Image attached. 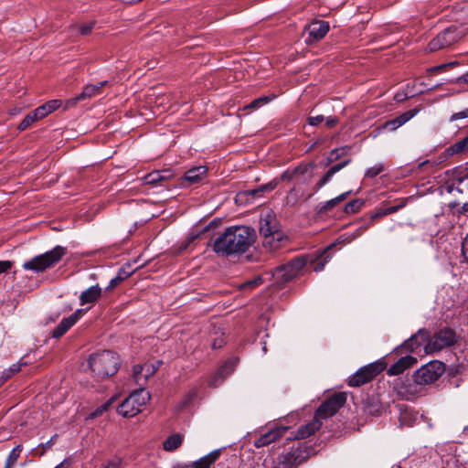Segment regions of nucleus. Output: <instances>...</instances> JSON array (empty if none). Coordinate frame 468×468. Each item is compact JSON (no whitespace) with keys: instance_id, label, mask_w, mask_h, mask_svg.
Here are the masks:
<instances>
[{"instance_id":"f257e3e1","label":"nucleus","mask_w":468,"mask_h":468,"mask_svg":"<svg viewBox=\"0 0 468 468\" xmlns=\"http://www.w3.org/2000/svg\"><path fill=\"white\" fill-rule=\"evenodd\" d=\"M255 232L245 226L228 228L214 241V251L221 256L244 253L254 242Z\"/></svg>"},{"instance_id":"f03ea898","label":"nucleus","mask_w":468,"mask_h":468,"mask_svg":"<svg viewBox=\"0 0 468 468\" xmlns=\"http://www.w3.org/2000/svg\"><path fill=\"white\" fill-rule=\"evenodd\" d=\"M260 234L263 246L270 250L279 249L287 240L276 216L271 211L261 217Z\"/></svg>"},{"instance_id":"7ed1b4c3","label":"nucleus","mask_w":468,"mask_h":468,"mask_svg":"<svg viewBox=\"0 0 468 468\" xmlns=\"http://www.w3.org/2000/svg\"><path fill=\"white\" fill-rule=\"evenodd\" d=\"M88 365L95 377L105 378L113 376L119 368V356L109 350L91 354L88 359Z\"/></svg>"},{"instance_id":"20e7f679","label":"nucleus","mask_w":468,"mask_h":468,"mask_svg":"<svg viewBox=\"0 0 468 468\" xmlns=\"http://www.w3.org/2000/svg\"><path fill=\"white\" fill-rule=\"evenodd\" d=\"M66 252L65 248L61 246H56L53 250L37 255L32 258L30 261L23 263V268L26 271H33L35 272L44 271L48 268L52 267L64 256Z\"/></svg>"},{"instance_id":"39448f33","label":"nucleus","mask_w":468,"mask_h":468,"mask_svg":"<svg viewBox=\"0 0 468 468\" xmlns=\"http://www.w3.org/2000/svg\"><path fill=\"white\" fill-rule=\"evenodd\" d=\"M150 399V393L144 388H139L118 407V413L123 417H133L138 414Z\"/></svg>"},{"instance_id":"423d86ee","label":"nucleus","mask_w":468,"mask_h":468,"mask_svg":"<svg viewBox=\"0 0 468 468\" xmlns=\"http://www.w3.org/2000/svg\"><path fill=\"white\" fill-rule=\"evenodd\" d=\"M465 30L464 27L450 26L431 40L428 45L429 51L434 52L454 44L464 36Z\"/></svg>"},{"instance_id":"0eeeda50","label":"nucleus","mask_w":468,"mask_h":468,"mask_svg":"<svg viewBox=\"0 0 468 468\" xmlns=\"http://www.w3.org/2000/svg\"><path fill=\"white\" fill-rule=\"evenodd\" d=\"M444 364L432 361L418 369L414 373V381L419 385H427L436 381L444 372Z\"/></svg>"},{"instance_id":"6e6552de","label":"nucleus","mask_w":468,"mask_h":468,"mask_svg":"<svg viewBox=\"0 0 468 468\" xmlns=\"http://www.w3.org/2000/svg\"><path fill=\"white\" fill-rule=\"evenodd\" d=\"M385 369V364L382 362L371 363L358 369L348 379V385L351 387H359L370 381Z\"/></svg>"},{"instance_id":"1a4fd4ad","label":"nucleus","mask_w":468,"mask_h":468,"mask_svg":"<svg viewBox=\"0 0 468 468\" xmlns=\"http://www.w3.org/2000/svg\"><path fill=\"white\" fill-rule=\"evenodd\" d=\"M455 333L452 329H442L435 333L434 335L428 340L425 346V354H431L448 347L455 343Z\"/></svg>"},{"instance_id":"9d476101","label":"nucleus","mask_w":468,"mask_h":468,"mask_svg":"<svg viewBox=\"0 0 468 468\" xmlns=\"http://www.w3.org/2000/svg\"><path fill=\"white\" fill-rule=\"evenodd\" d=\"M346 393H336L323 402V404L317 409L314 415L316 418L323 421V420H326L329 417L335 415L336 411L346 403Z\"/></svg>"},{"instance_id":"9b49d317","label":"nucleus","mask_w":468,"mask_h":468,"mask_svg":"<svg viewBox=\"0 0 468 468\" xmlns=\"http://www.w3.org/2000/svg\"><path fill=\"white\" fill-rule=\"evenodd\" d=\"M306 264L304 258H295L287 264L275 269L273 276L282 282H288L296 277Z\"/></svg>"},{"instance_id":"f8f14e48","label":"nucleus","mask_w":468,"mask_h":468,"mask_svg":"<svg viewBox=\"0 0 468 468\" xmlns=\"http://www.w3.org/2000/svg\"><path fill=\"white\" fill-rule=\"evenodd\" d=\"M428 332L424 329H420L415 335L410 336L399 347H398L397 350L399 353H402L405 350L420 356L422 350L425 352V346L428 343Z\"/></svg>"},{"instance_id":"ddd939ff","label":"nucleus","mask_w":468,"mask_h":468,"mask_svg":"<svg viewBox=\"0 0 468 468\" xmlns=\"http://www.w3.org/2000/svg\"><path fill=\"white\" fill-rule=\"evenodd\" d=\"M314 165L313 163L300 165L294 168H289L282 174V180L292 181L296 180L298 183L308 182L313 176V170Z\"/></svg>"},{"instance_id":"4468645a","label":"nucleus","mask_w":468,"mask_h":468,"mask_svg":"<svg viewBox=\"0 0 468 468\" xmlns=\"http://www.w3.org/2000/svg\"><path fill=\"white\" fill-rule=\"evenodd\" d=\"M450 193H457L460 195L458 205H462L463 211L468 212V174L458 177L447 186Z\"/></svg>"},{"instance_id":"2eb2a0df","label":"nucleus","mask_w":468,"mask_h":468,"mask_svg":"<svg viewBox=\"0 0 468 468\" xmlns=\"http://www.w3.org/2000/svg\"><path fill=\"white\" fill-rule=\"evenodd\" d=\"M238 364V358H230L226 361L219 369L211 377L209 386L212 388L218 387L223 380L230 375Z\"/></svg>"},{"instance_id":"dca6fc26","label":"nucleus","mask_w":468,"mask_h":468,"mask_svg":"<svg viewBox=\"0 0 468 468\" xmlns=\"http://www.w3.org/2000/svg\"><path fill=\"white\" fill-rule=\"evenodd\" d=\"M287 430L288 427L285 426L274 427L255 440L254 446L256 448L266 446L282 436Z\"/></svg>"},{"instance_id":"f3484780","label":"nucleus","mask_w":468,"mask_h":468,"mask_svg":"<svg viewBox=\"0 0 468 468\" xmlns=\"http://www.w3.org/2000/svg\"><path fill=\"white\" fill-rule=\"evenodd\" d=\"M308 32L307 41H317L322 39L329 30V24L325 21H314L306 27Z\"/></svg>"},{"instance_id":"a211bd4d","label":"nucleus","mask_w":468,"mask_h":468,"mask_svg":"<svg viewBox=\"0 0 468 468\" xmlns=\"http://www.w3.org/2000/svg\"><path fill=\"white\" fill-rule=\"evenodd\" d=\"M207 169L206 166H197L187 170L184 178L181 181V186L184 187L190 186L191 185L197 184L203 180L207 175Z\"/></svg>"},{"instance_id":"6ab92c4d","label":"nucleus","mask_w":468,"mask_h":468,"mask_svg":"<svg viewBox=\"0 0 468 468\" xmlns=\"http://www.w3.org/2000/svg\"><path fill=\"white\" fill-rule=\"evenodd\" d=\"M157 367L153 364L135 365L133 367V378L135 382L142 386L157 370Z\"/></svg>"},{"instance_id":"aec40b11","label":"nucleus","mask_w":468,"mask_h":468,"mask_svg":"<svg viewBox=\"0 0 468 468\" xmlns=\"http://www.w3.org/2000/svg\"><path fill=\"white\" fill-rule=\"evenodd\" d=\"M82 313V310L79 309L70 316L62 319L58 325L53 330L52 336L58 338L62 336L71 326H73L79 320Z\"/></svg>"},{"instance_id":"412c9836","label":"nucleus","mask_w":468,"mask_h":468,"mask_svg":"<svg viewBox=\"0 0 468 468\" xmlns=\"http://www.w3.org/2000/svg\"><path fill=\"white\" fill-rule=\"evenodd\" d=\"M418 112H419L418 109H413V110L405 112L402 114H400L399 116L386 122L384 123L383 127L385 129H388V131H395L398 128H399L400 126H402L403 124H405L407 122H409L410 119H412L418 113Z\"/></svg>"},{"instance_id":"4be33fe9","label":"nucleus","mask_w":468,"mask_h":468,"mask_svg":"<svg viewBox=\"0 0 468 468\" xmlns=\"http://www.w3.org/2000/svg\"><path fill=\"white\" fill-rule=\"evenodd\" d=\"M417 362V358L412 356H405L399 358L395 364L388 369V374L396 376L401 374L404 370L410 367Z\"/></svg>"},{"instance_id":"5701e85b","label":"nucleus","mask_w":468,"mask_h":468,"mask_svg":"<svg viewBox=\"0 0 468 468\" xmlns=\"http://www.w3.org/2000/svg\"><path fill=\"white\" fill-rule=\"evenodd\" d=\"M321 426H322V420H320L314 415V418L312 421H310L309 423H307L305 425L301 426L297 430L293 439H295V440L305 439V438L311 436L312 434H314L316 431H318Z\"/></svg>"},{"instance_id":"b1692460","label":"nucleus","mask_w":468,"mask_h":468,"mask_svg":"<svg viewBox=\"0 0 468 468\" xmlns=\"http://www.w3.org/2000/svg\"><path fill=\"white\" fill-rule=\"evenodd\" d=\"M171 177H173V173L171 170L167 169L149 173L144 177V181L147 185L157 186L161 184L163 181H166Z\"/></svg>"},{"instance_id":"393cba45","label":"nucleus","mask_w":468,"mask_h":468,"mask_svg":"<svg viewBox=\"0 0 468 468\" xmlns=\"http://www.w3.org/2000/svg\"><path fill=\"white\" fill-rule=\"evenodd\" d=\"M351 162L350 159L345 160L341 163H338L335 165H333L322 177L321 179L316 183L315 185V190H319L324 186H325L328 182L331 181L333 176L342 170L344 167H346L349 163Z\"/></svg>"},{"instance_id":"a878e982","label":"nucleus","mask_w":468,"mask_h":468,"mask_svg":"<svg viewBox=\"0 0 468 468\" xmlns=\"http://www.w3.org/2000/svg\"><path fill=\"white\" fill-rule=\"evenodd\" d=\"M108 81L103 80L99 82L98 84L92 85H86L82 90V92L77 96L74 100L75 101H79L87 98H91L96 95L101 94V89L107 85Z\"/></svg>"},{"instance_id":"bb28decb","label":"nucleus","mask_w":468,"mask_h":468,"mask_svg":"<svg viewBox=\"0 0 468 468\" xmlns=\"http://www.w3.org/2000/svg\"><path fill=\"white\" fill-rule=\"evenodd\" d=\"M466 150H468V134L463 139L446 148L441 154L444 159H447Z\"/></svg>"},{"instance_id":"cd10ccee","label":"nucleus","mask_w":468,"mask_h":468,"mask_svg":"<svg viewBox=\"0 0 468 468\" xmlns=\"http://www.w3.org/2000/svg\"><path fill=\"white\" fill-rule=\"evenodd\" d=\"M101 289L99 287V285L90 286V288H88L87 290L82 292V293L80 294V303L81 304L91 303L95 302L101 296Z\"/></svg>"},{"instance_id":"c85d7f7f","label":"nucleus","mask_w":468,"mask_h":468,"mask_svg":"<svg viewBox=\"0 0 468 468\" xmlns=\"http://www.w3.org/2000/svg\"><path fill=\"white\" fill-rule=\"evenodd\" d=\"M218 452H213L207 456L202 457L194 463V468H209V466L218 457Z\"/></svg>"},{"instance_id":"c756f323","label":"nucleus","mask_w":468,"mask_h":468,"mask_svg":"<svg viewBox=\"0 0 468 468\" xmlns=\"http://www.w3.org/2000/svg\"><path fill=\"white\" fill-rule=\"evenodd\" d=\"M182 443V437L181 435L179 434H174V435H171L170 437H168L165 441H164V449L165 451H174L176 449H177Z\"/></svg>"},{"instance_id":"7c9ffc66","label":"nucleus","mask_w":468,"mask_h":468,"mask_svg":"<svg viewBox=\"0 0 468 468\" xmlns=\"http://www.w3.org/2000/svg\"><path fill=\"white\" fill-rule=\"evenodd\" d=\"M27 364V362H23L22 360H20L19 362L15 363V364L11 365L8 368L5 369L2 372V377H1L3 381L7 380L13 375L19 372L21 370L22 366H26Z\"/></svg>"},{"instance_id":"2f4dec72","label":"nucleus","mask_w":468,"mask_h":468,"mask_svg":"<svg viewBox=\"0 0 468 468\" xmlns=\"http://www.w3.org/2000/svg\"><path fill=\"white\" fill-rule=\"evenodd\" d=\"M21 452H22V446L16 445L9 453V455L5 461V468H13L15 466V464L16 463Z\"/></svg>"},{"instance_id":"473e14b6","label":"nucleus","mask_w":468,"mask_h":468,"mask_svg":"<svg viewBox=\"0 0 468 468\" xmlns=\"http://www.w3.org/2000/svg\"><path fill=\"white\" fill-rule=\"evenodd\" d=\"M350 193H351L350 191L342 193L341 195L337 196L336 197L332 198V199L326 201L322 206V209L324 210V211H327V210L333 208L335 206H336L340 202L344 201L350 195Z\"/></svg>"},{"instance_id":"72a5a7b5","label":"nucleus","mask_w":468,"mask_h":468,"mask_svg":"<svg viewBox=\"0 0 468 468\" xmlns=\"http://www.w3.org/2000/svg\"><path fill=\"white\" fill-rule=\"evenodd\" d=\"M130 275L129 272H125L123 270H121L118 274L112 278L108 286H107V289L108 290H112L113 289L114 287H116L117 285H119L125 278H127L128 276Z\"/></svg>"},{"instance_id":"f704fd0d","label":"nucleus","mask_w":468,"mask_h":468,"mask_svg":"<svg viewBox=\"0 0 468 468\" xmlns=\"http://www.w3.org/2000/svg\"><path fill=\"white\" fill-rule=\"evenodd\" d=\"M273 97L262 96L253 100L246 108L248 109H258L264 104H267L272 100Z\"/></svg>"},{"instance_id":"c9c22d12","label":"nucleus","mask_w":468,"mask_h":468,"mask_svg":"<svg viewBox=\"0 0 468 468\" xmlns=\"http://www.w3.org/2000/svg\"><path fill=\"white\" fill-rule=\"evenodd\" d=\"M36 121H37L36 115L33 112H29L19 123L18 129L20 131H24L27 129L32 123H34Z\"/></svg>"},{"instance_id":"e433bc0d","label":"nucleus","mask_w":468,"mask_h":468,"mask_svg":"<svg viewBox=\"0 0 468 468\" xmlns=\"http://www.w3.org/2000/svg\"><path fill=\"white\" fill-rule=\"evenodd\" d=\"M369 226L367 224L361 225L358 227L354 232L347 234L346 237V240L347 242H351L352 240L360 237L365 231L368 229Z\"/></svg>"},{"instance_id":"4c0bfd02","label":"nucleus","mask_w":468,"mask_h":468,"mask_svg":"<svg viewBox=\"0 0 468 468\" xmlns=\"http://www.w3.org/2000/svg\"><path fill=\"white\" fill-rule=\"evenodd\" d=\"M384 170L382 164H377L372 167L367 169L365 173V178H374L378 176Z\"/></svg>"},{"instance_id":"58836bf2","label":"nucleus","mask_w":468,"mask_h":468,"mask_svg":"<svg viewBox=\"0 0 468 468\" xmlns=\"http://www.w3.org/2000/svg\"><path fill=\"white\" fill-rule=\"evenodd\" d=\"M275 184L273 183H270V184H267V185H263L261 186V187L257 188V189H253L251 191H249L250 195H251L252 197H261V193L265 190L267 191H271L275 188Z\"/></svg>"},{"instance_id":"ea45409f","label":"nucleus","mask_w":468,"mask_h":468,"mask_svg":"<svg viewBox=\"0 0 468 468\" xmlns=\"http://www.w3.org/2000/svg\"><path fill=\"white\" fill-rule=\"evenodd\" d=\"M94 25H95V22H89V23L83 24V25H75V26H73V28H79L80 34L82 36H86V35H89L92 31Z\"/></svg>"},{"instance_id":"a19ab883","label":"nucleus","mask_w":468,"mask_h":468,"mask_svg":"<svg viewBox=\"0 0 468 468\" xmlns=\"http://www.w3.org/2000/svg\"><path fill=\"white\" fill-rule=\"evenodd\" d=\"M111 403H112V400H109L106 403H104V404L101 405L100 407H98L94 411H92L88 416V419H94L96 417H99V416L102 415V413L105 412L109 409Z\"/></svg>"},{"instance_id":"79ce46f5","label":"nucleus","mask_w":468,"mask_h":468,"mask_svg":"<svg viewBox=\"0 0 468 468\" xmlns=\"http://www.w3.org/2000/svg\"><path fill=\"white\" fill-rule=\"evenodd\" d=\"M362 203L359 200H352L348 202L345 207L346 213H356L361 207Z\"/></svg>"},{"instance_id":"37998d69","label":"nucleus","mask_w":468,"mask_h":468,"mask_svg":"<svg viewBox=\"0 0 468 468\" xmlns=\"http://www.w3.org/2000/svg\"><path fill=\"white\" fill-rule=\"evenodd\" d=\"M34 114L36 115L37 120L43 119L47 115L50 113L49 110L46 106V104H43L37 109L33 111Z\"/></svg>"},{"instance_id":"c03bdc74","label":"nucleus","mask_w":468,"mask_h":468,"mask_svg":"<svg viewBox=\"0 0 468 468\" xmlns=\"http://www.w3.org/2000/svg\"><path fill=\"white\" fill-rule=\"evenodd\" d=\"M348 150L349 149L347 147L334 149L330 153L329 162H333V161L338 159L341 155L347 154Z\"/></svg>"},{"instance_id":"a18cd8bd","label":"nucleus","mask_w":468,"mask_h":468,"mask_svg":"<svg viewBox=\"0 0 468 468\" xmlns=\"http://www.w3.org/2000/svg\"><path fill=\"white\" fill-rule=\"evenodd\" d=\"M261 283H262V279L261 277H257V278H254L253 280H250V281H248V282H244L241 285V289L242 290L251 289V288H254L256 286H259Z\"/></svg>"},{"instance_id":"49530a36","label":"nucleus","mask_w":468,"mask_h":468,"mask_svg":"<svg viewBox=\"0 0 468 468\" xmlns=\"http://www.w3.org/2000/svg\"><path fill=\"white\" fill-rule=\"evenodd\" d=\"M48 109L49 110L50 113L53 112L55 110L58 109L62 102L60 100H51L45 103Z\"/></svg>"},{"instance_id":"de8ad7c7","label":"nucleus","mask_w":468,"mask_h":468,"mask_svg":"<svg viewBox=\"0 0 468 468\" xmlns=\"http://www.w3.org/2000/svg\"><path fill=\"white\" fill-rule=\"evenodd\" d=\"M464 118H468V108H466L461 112L453 113L451 116L450 120L452 122H453V121H457V120H461V119H464Z\"/></svg>"},{"instance_id":"09e8293b","label":"nucleus","mask_w":468,"mask_h":468,"mask_svg":"<svg viewBox=\"0 0 468 468\" xmlns=\"http://www.w3.org/2000/svg\"><path fill=\"white\" fill-rule=\"evenodd\" d=\"M324 115H316V116H311L308 118V123L312 126H316L320 122H324Z\"/></svg>"},{"instance_id":"8fccbe9b","label":"nucleus","mask_w":468,"mask_h":468,"mask_svg":"<svg viewBox=\"0 0 468 468\" xmlns=\"http://www.w3.org/2000/svg\"><path fill=\"white\" fill-rule=\"evenodd\" d=\"M12 267V262L10 261H0V273L7 271Z\"/></svg>"},{"instance_id":"3c124183","label":"nucleus","mask_w":468,"mask_h":468,"mask_svg":"<svg viewBox=\"0 0 468 468\" xmlns=\"http://www.w3.org/2000/svg\"><path fill=\"white\" fill-rule=\"evenodd\" d=\"M402 207H403V205L388 207L385 208L382 212H380V215L392 214V213L398 211V209Z\"/></svg>"},{"instance_id":"603ef678","label":"nucleus","mask_w":468,"mask_h":468,"mask_svg":"<svg viewBox=\"0 0 468 468\" xmlns=\"http://www.w3.org/2000/svg\"><path fill=\"white\" fill-rule=\"evenodd\" d=\"M101 468H120V461L117 459L111 460Z\"/></svg>"},{"instance_id":"864d4df0","label":"nucleus","mask_w":468,"mask_h":468,"mask_svg":"<svg viewBox=\"0 0 468 468\" xmlns=\"http://www.w3.org/2000/svg\"><path fill=\"white\" fill-rule=\"evenodd\" d=\"M337 122H338V119L334 116H329L325 120V124L329 128L335 126L337 124Z\"/></svg>"},{"instance_id":"5fc2aeb1","label":"nucleus","mask_w":468,"mask_h":468,"mask_svg":"<svg viewBox=\"0 0 468 468\" xmlns=\"http://www.w3.org/2000/svg\"><path fill=\"white\" fill-rule=\"evenodd\" d=\"M70 465V461L69 459H65L54 468H69Z\"/></svg>"},{"instance_id":"6e6d98bb","label":"nucleus","mask_w":468,"mask_h":468,"mask_svg":"<svg viewBox=\"0 0 468 468\" xmlns=\"http://www.w3.org/2000/svg\"><path fill=\"white\" fill-rule=\"evenodd\" d=\"M463 255L468 259V235L465 238V240L463 244Z\"/></svg>"},{"instance_id":"4d7b16f0","label":"nucleus","mask_w":468,"mask_h":468,"mask_svg":"<svg viewBox=\"0 0 468 468\" xmlns=\"http://www.w3.org/2000/svg\"><path fill=\"white\" fill-rule=\"evenodd\" d=\"M324 262L320 261L314 265V270L315 271H320L324 269Z\"/></svg>"},{"instance_id":"13d9d810","label":"nucleus","mask_w":468,"mask_h":468,"mask_svg":"<svg viewBox=\"0 0 468 468\" xmlns=\"http://www.w3.org/2000/svg\"><path fill=\"white\" fill-rule=\"evenodd\" d=\"M410 413L408 411H404L400 414V417H399V420H400V422L401 424H405L406 423V419L408 417Z\"/></svg>"},{"instance_id":"bf43d9fd","label":"nucleus","mask_w":468,"mask_h":468,"mask_svg":"<svg viewBox=\"0 0 468 468\" xmlns=\"http://www.w3.org/2000/svg\"><path fill=\"white\" fill-rule=\"evenodd\" d=\"M452 65H453V63L440 65L438 67H435L433 69V70H441V69L447 68L448 66H452Z\"/></svg>"},{"instance_id":"052dcab7","label":"nucleus","mask_w":468,"mask_h":468,"mask_svg":"<svg viewBox=\"0 0 468 468\" xmlns=\"http://www.w3.org/2000/svg\"><path fill=\"white\" fill-rule=\"evenodd\" d=\"M459 80L463 82H468V71L459 78Z\"/></svg>"},{"instance_id":"680f3d73","label":"nucleus","mask_w":468,"mask_h":468,"mask_svg":"<svg viewBox=\"0 0 468 468\" xmlns=\"http://www.w3.org/2000/svg\"><path fill=\"white\" fill-rule=\"evenodd\" d=\"M395 100L398 101H400L403 100V97L400 95V94H396L395 95Z\"/></svg>"},{"instance_id":"e2e57ef3","label":"nucleus","mask_w":468,"mask_h":468,"mask_svg":"<svg viewBox=\"0 0 468 468\" xmlns=\"http://www.w3.org/2000/svg\"><path fill=\"white\" fill-rule=\"evenodd\" d=\"M221 345H217V342H214L213 345H212V347L213 348H218V347H220Z\"/></svg>"},{"instance_id":"0e129e2a","label":"nucleus","mask_w":468,"mask_h":468,"mask_svg":"<svg viewBox=\"0 0 468 468\" xmlns=\"http://www.w3.org/2000/svg\"><path fill=\"white\" fill-rule=\"evenodd\" d=\"M250 5H251V3L247 4L246 7H249Z\"/></svg>"},{"instance_id":"69168bd1","label":"nucleus","mask_w":468,"mask_h":468,"mask_svg":"<svg viewBox=\"0 0 468 468\" xmlns=\"http://www.w3.org/2000/svg\"><path fill=\"white\" fill-rule=\"evenodd\" d=\"M250 5H251V3L247 4L246 7H249Z\"/></svg>"},{"instance_id":"338daca9","label":"nucleus","mask_w":468,"mask_h":468,"mask_svg":"<svg viewBox=\"0 0 468 468\" xmlns=\"http://www.w3.org/2000/svg\"><path fill=\"white\" fill-rule=\"evenodd\" d=\"M250 5H251V3L247 4L246 7H249Z\"/></svg>"}]
</instances>
